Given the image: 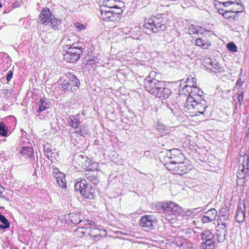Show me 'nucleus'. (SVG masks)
<instances>
[{
  "mask_svg": "<svg viewBox=\"0 0 249 249\" xmlns=\"http://www.w3.org/2000/svg\"><path fill=\"white\" fill-rule=\"evenodd\" d=\"M109 8H108L107 7L105 6H102L101 7V8H100V13L101 14V10H103V11H111V10H109Z\"/></svg>",
  "mask_w": 249,
  "mask_h": 249,
  "instance_id": "052dcab7",
  "label": "nucleus"
},
{
  "mask_svg": "<svg viewBox=\"0 0 249 249\" xmlns=\"http://www.w3.org/2000/svg\"><path fill=\"white\" fill-rule=\"evenodd\" d=\"M237 9H238V8H236V7H233V8H232V9L231 10H236Z\"/></svg>",
  "mask_w": 249,
  "mask_h": 249,
  "instance_id": "338daca9",
  "label": "nucleus"
},
{
  "mask_svg": "<svg viewBox=\"0 0 249 249\" xmlns=\"http://www.w3.org/2000/svg\"><path fill=\"white\" fill-rule=\"evenodd\" d=\"M8 128L3 123L0 122V135L6 137L8 135Z\"/></svg>",
  "mask_w": 249,
  "mask_h": 249,
  "instance_id": "e433bc0d",
  "label": "nucleus"
},
{
  "mask_svg": "<svg viewBox=\"0 0 249 249\" xmlns=\"http://www.w3.org/2000/svg\"><path fill=\"white\" fill-rule=\"evenodd\" d=\"M195 98L188 96L182 107L185 112L193 113L194 111Z\"/></svg>",
  "mask_w": 249,
  "mask_h": 249,
  "instance_id": "dca6fc26",
  "label": "nucleus"
},
{
  "mask_svg": "<svg viewBox=\"0 0 249 249\" xmlns=\"http://www.w3.org/2000/svg\"><path fill=\"white\" fill-rule=\"evenodd\" d=\"M237 104H235V105L234 110H235V109H237Z\"/></svg>",
  "mask_w": 249,
  "mask_h": 249,
  "instance_id": "69168bd1",
  "label": "nucleus"
},
{
  "mask_svg": "<svg viewBox=\"0 0 249 249\" xmlns=\"http://www.w3.org/2000/svg\"><path fill=\"white\" fill-rule=\"evenodd\" d=\"M76 230L81 232L83 234H85L87 233V231H89V229L84 227H81L77 228Z\"/></svg>",
  "mask_w": 249,
  "mask_h": 249,
  "instance_id": "6e6d98bb",
  "label": "nucleus"
},
{
  "mask_svg": "<svg viewBox=\"0 0 249 249\" xmlns=\"http://www.w3.org/2000/svg\"><path fill=\"white\" fill-rule=\"evenodd\" d=\"M220 2L221 4L225 7H228L231 4H232V2L231 1V0H228L226 1H222L220 0Z\"/></svg>",
  "mask_w": 249,
  "mask_h": 249,
  "instance_id": "3c124183",
  "label": "nucleus"
},
{
  "mask_svg": "<svg viewBox=\"0 0 249 249\" xmlns=\"http://www.w3.org/2000/svg\"><path fill=\"white\" fill-rule=\"evenodd\" d=\"M56 180L59 186L62 188L66 189L67 187L65 175L64 174H59V176L56 177Z\"/></svg>",
  "mask_w": 249,
  "mask_h": 249,
  "instance_id": "c85d7f7f",
  "label": "nucleus"
},
{
  "mask_svg": "<svg viewBox=\"0 0 249 249\" xmlns=\"http://www.w3.org/2000/svg\"><path fill=\"white\" fill-rule=\"evenodd\" d=\"M219 230H216L217 240L218 242H223L226 239L227 231H220L219 232Z\"/></svg>",
  "mask_w": 249,
  "mask_h": 249,
  "instance_id": "c9c22d12",
  "label": "nucleus"
},
{
  "mask_svg": "<svg viewBox=\"0 0 249 249\" xmlns=\"http://www.w3.org/2000/svg\"><path fill=\"white\" fill-rule=\"evenodd\" d=\"M194 111L193 112L196 115L204 114V112L207 107V105L205 100L203 98L197 99L195 101Z\"/></svg>",
  "mask_w": 249,
  "mask_h": 249,
  "instance_id": "f8f14e48",
  "label": "nucleus"
},
{
  "mask_svg": "<svg viewBox=\"0 0 249 249\" xmlns=\"http://www.w3.org/2000/svg\"><path fill=\"white\" fill-rule=\"evenodd\" d=\"M196 210H199L198 211H201V210L200 208H196Z\"/></svg>",
  "mask_w": 249,
  "mask_h": 249,
  "instance_id": "774afa93",
  "label": "nucleus"
},
{
  "mask_svg": "<svg viewBox=\"0 0 249 249\" xmlns=\"http://www.w3.org/2000/svg\"><path fill=\"white\" fill-rule=\"evenodd\" d=\"M242 12V9H240L239 8H238L236 10H226L222 13V16L226 19L234 21L237 20L238 18L237 16L238 13Z\"/></svg>",
  "mask_w": 249,
  "mask_h": 249,
  "instance_id": "2eb2a0df",
  "label": "nucleus"
},
{
  "mask_svg": "<svg viewBox=\"0 0 249 249\" xmlns=\"http://www.w3.org/2000/svg\"><path fill=\"white\" fill-rule=\"evenodd\" d=\"M242 163L239 166V172L237 176V183L243 185L247 181V177H249V155L242 157Z\"/></svg>",
  "mask_w": 249,
  "mask_h": 249,
  "instance_id": "7ed1b4c3",
  "label": "nucleus"
},
{
  "mask_svg": "<svg viewBox=\"0 0 249 249\" xmlns=\"http://www.w3.org/2000/svg\"><path fill=\"white\" fill-rule=\"evenodd\" d=\"M44 154L49 160H53L55 158V149H51L48 144L44 146Z\"/></svg>",
  "mask_w": 249,
  "mask_h": 249,
  "instance_id": "393cba45",
  "label": "nucleus"
},
{
  "mask_svg": "<svg viewBox=\"0 0 249 249\" xmlns=\"http://www.w3.org/2000/svg\"><path fill=\"white\" fill-rule=\"evenodd\" d=\"M219 228L221 229V231H226V223H222L220 226L219 227Z\"/></svg>",
  "mask_w": 249,
  "mask_h": 249,
  "instance_id": "13d9d810",
  "label": "nucleus"
},
{
  "mask_svg": "<svg viewBox=\"0 0 249 249\" xmlns=\"http://www.w3.org/2000/svg\"><path fill=\"white\" fill-rule=\"evenodd\" d=\"M166 168L173 172L175 174L183 175L188 173L192 169V165L184 160L176 164H165Z\"/></svg>",
  "mask_w": 249,
  "mask_h": 249,
  "instance_id": "39448f33",
  "label": "nucleus"
},
{
  "mask_svg": "<svg viewBox=\"0 0 249 249\" xmlns=\"http://www.w3.org/2000/svg\"><path fill=\"white\" fill-rule=\"evenodd\" d=\"M143 27H145L146 29H147L149 30L150 31H152L153 33H157L158 31H155L154 30V28L157 26L156 25H152L149 24H144Z\"/></svg>",
  "mask_w": 249,
  "mask_h": 249,
  "instance_id": "a18cd8bd",
  "label": "nucleus"
},
{
  "mask_svg": "<svg viewBox=\"0 0 249 249\" xmlns=\"http://www.w3.org/2000/svg\"><path fill=\"white\" fill-rule=\"evenodd\" d=\"M64 39H65L67 45L71 47V45L72 43H77V42L78 39V37L75 34H71L69 36L66 37Z\"/></svg>",
  "mask_w": 249,
  "mask_h": 249,
  "instance_id": "2f4dec72",
  "label": "nucleus"
},
{
  "mask_svg": "<svg viewBox=\"0 0 249 249\" xmlns=\"http://www.w3.org/2000/svg\"><path fill=\"white\" fill-rule=\"evenodd\" d=\"M206 215L202 217V221L203 223L211 222L214 221L217 216V211L214 209H211L206 212Z\"/></svg>",
  "mask_w": 249,
  "mask_h": 249,
  "instance_id": "f3484780",
  "label": "nucleus"
},
{
  "mask_svg": "<svg viewBox=\"0 0 249 249\" xmlns=\"http://www.w3.org/2000/svg\"><path fill=\"white\" fill-rule=\"evenodd\" d=\"M214 237V235L210 230H205L201 233V238L202 241L208 240Z\"/></svg>",
  "mask_w": 249,
  "mask_h": 249,
  "instance_id": "473e14b6",
  "label": "nucleus"
},
{
  "mask_svg": "<svg viewBox=\"0 0 249 249\" xmlns=\"http://www.w3.org/2000/svg\"><path fill=\"white\" fill-rule=\"evenodd\" d=\"M238 103L239 104V106H241L244 100V91L242 89H239L238 90Z\"/></svg>",
  "mask_w": 249,
  "mask_h": 249,
  "instance_id": "58836bf2",
  "label": "nucleus"
},
{
  "mask_svg": "<svg viewBox=\"0 0 249 249\" xmlns=\"http://www.w3.org/2000/svg\"><path fill=\"white\" fill-rule=\"evenodd\" d=\"M172 94L171 90L165 87L164 82L162 83V86L159 87V89L154 93V96L160 98L161 100L168 98Z\"/></svg>",
  "mask_w": 249,
  "mask_h": 249,
  "instance_id": "9d476101",
  "label": "nucleus"
},
{
  "mask_svg": "<svg viewBox=\"0 0 249 249\" xmlns=\"http://www.w3.org/2000/svg\"><path fill=\"white\" fill-rule=\"evenodd\" d=\"M68 217L70 219L71 223L74 224H78L80 223L82 220V215H81V213H70L68 215Z\"/></svg>",
  "mask_w": 249,
  "mask_h": 249,
  "instance_id": "bb28decb",
  "label": "nucleus"
},
{
  "mask_svg": "<svg viewBox=\"0 0 249 249\" xmlns=\"http://www.w3.org/2000/svg\"><path fill=\"white\" fill-rule=\"evenodd\" d=\"M204 63L205 67L211 70L214 69L220 71L222 69L221 65L215 60H212L210 58H207L204 61Z\"/></svg>",
  "mask_w": 249,
  "mask_h": 249,
  "instance_id": "6ab92c4d",
  "label": "nucleus"
},
{
  "mask_svg": "<svg viewBox=\"0 0 249 249\" xmlns=\"http://www.w3.org/2000/svg\"><path fill=\"white\" fill-rule=\"evenodd\" d=\"M198 26L191 25L189 27V31L190 34H198Z\"/></svg>",
  "mask_w": 249,
  "mask_h": 249,
  "instance_id": "c03bdc74",
  "label": "nucleus"
},
{
  "mask_svg": "<svg viewBox=\"0 0 249 249\" xmlns=\"http://www.w3.org/2000/svg\"><path fill=\"white\" fill-rule=\"evenodd\" d=\"M66 75L68 80L60 77L58 81L62 89L65 91H71L72 93L76 92L80 84L79 79L71 72L67 73Z\"/></svg>",
  "mask_w": 249,
  "mask_h": 249,
  "instance_id": "f257e3e1",
  "label": "nucleus"
},
{
  "mask_svg": "<svg viewBox=\"0 0 249 249\" xmlns=\"http://www.w3.org/2000/svg\"><path fill=\"white\" fill-rule=\"evenodd\" d=\"M112 11L113 15H117L116 17H117V20H119L120 19V15L123 12V10L120 8L116 6V7L113 8Z\"/></svg>",
  "mask_w": 249,
  "mask_h": 249,
  "instance_id": "ea45409f",
  "label": "nucleus"
},
{
  "mask_svg": "<svg viewBox=\"0 0 249 249\" xmlns=\"http://www.w3.org/2000/svg\"><path fill=\"white\" fill-rule=\"evenodd\" d=\"M47 101H45L44 100L41 99L40 101V104L38 106V108L37 112L40 113L41 112L45 110L48 108H49V105L47 102Z\"/></svg>",
  "mask_w": 249,
  "mask_h": 249,
  "instance_id": "f704fd0d",
  "label": "nucleus"
},
{
  "mask_svg": "<svg viewBox=\"0 0 249 249\" xmlns=\"http://www.w3.org/2000/svg\"><path fill=\"white\" fill-rule=\"evenodd\" d=\"M101 18L105 21H117V15L113 14L112 11H103L101 10V14H100Z\"/></svg>",
  "mask_w": 249,
  "mask_h": 249,
  "instance_id": "aec40b11",
  "label": "nucleus"
},
{
  "mask_svg": "<svg viewBox=\"0 0 249 249\" xmlns=\"http://www.w3.org/2000/svg\"><path fill=\"white\" fill-rule=\"evenodd\" d=\"M13 75V71H8V73L6 75V80L7 81H10L11 79H12Z\"/></svg>",
  "mask_w": 249,
  "mask_h": 249,
  "instance_id": "603ef678",
  "label": "nucleus"
},
{
  "mask_svg": "<svg viewBox=\"0 0 249 249\" xmlns=\"http://www.w3.org/2000/svg\"><path fill=\"white\" fill-rule=\"evenodd\" d=\"M157 73L155 71H151L149 73V75L147 76L144 81V84L146 83V82H149L153 80H157L155 78V77L156 76Z\"/></svg>",
  "mask_w": 249,
  "mask_h": 249,
  "instance_id": "4c0bfd02",
  "label": "nucleus"
},
{
  "mask_svg": "<svg viewBox=\"0 0 249 249\" xmlns=\"http://www.w3.org/2000/svg\"><path fill=\"white\" fill-rule=\"evenodd\" d=\"M21 154L22 156L30 159L32 160L35 158L34 151L33 148L30 147H23L22 148Z\"/></svg>",
  "mask_w": 249,
  "mask_h": 249,
  "instance_id": "b1692460",
  "label": "nucleus"
},
{
  "mask_svg": "<svg viewBox=\"0 0 249 249\" xmlns=\"http://www.w3.org/2000/svg\"><path fill=\"white\" fill-rule=\"evenodd\" d=\"M245 206L244 204L243 207L241 206H238L235 215V220L237 222L241 223L244 221L245 216Z\"/></svg>",
  "mask_w": 249,
  "mask_h": 249,
  "instance_id": "4be33fe9",
  "label": "nucleus"
},
{
  "mask_svg": "<svg viewBox=\"0 0 249 249\" xmlns=\"http://www.w3.org/2000/svg\"><path fill=\"white\" fill-rule=\"evenodd\" d=\"M113 0H104V6L107 7L108 8L112 9L116 7V5H112Z\"/></svg>",
  "mask_w": 249,
  "mask_h": 249,
  "instance_id": "79ce46f5",
  "label": "nucleus"
},
{
  "mask_svg": "<svg viewBox=\"0 0 249 249\" xmlns=\"http://www.w3.org/2000/svg\"><path fill=\"white\" fill-rule=\"evenodd\" d=\"M69 123L70 125L75 128H78L80 124V122L77 116H71L69 118Z\"/></svg>",
  "mask_w": 249,
  "mask_h": 249,
  "instance_id": "7c9ffc66",
  "label": "nucleus"
},
{
  "mask_svg": "<svg viewBox=\"0 0 249 249\" xmlns=\"http://www.w3.org/2000/svg\"><path fill=\"white\" fill-rule=\"evenodd\" d=\"M144 24H149L152 25H156V18L155 19L150 18L146 20L144 22Z\"/></svg>",
  "mask_w": 249,
  "mask_h": 249,
  "instance_id": "8fccbe9b",
  "label": "nucleus"
},
{
  "mask_svg": "<svg viewBox=\"0 0 249 249\" xmlns=\"http://www.w3.org/2000/svg\"><path fill=\"white\" fill-rule=\"evenodd\" d=\"M99 230H100L99 229H97V228L94 229L93 228H92V229H91V228H90L89 232H88L87 233L89 234L90 235H91L92 236L96 237L97 236L96 235H93V233H94V231H99Z\"/></svg>",
  "mask_w": 249,
  "mask_h": 249,
  "instance_id": "5fc2aeb1",
  "label": "nucleus"
},
{
  "mask_svg": "<svg viewBox=\"0 0 249 249\" xmlns=\"http://www.w3.org/2000/svg\"><path fill=\"white\" fill-rule=\"evenodd\" d=\"M196 42L197 46H200L201 48L204 49H208V48L211 45L210 43L206 42L202 38L196 39Z\"/></svg>",
  "mask_w": 249,
  "mask_h": 249,
  "instance_id": "72a5a7b5",
  "label": "nucleus"
},
{
  "mask_svg": "<svg viewBox=\"0 0 249 249\" xmlns=\"http://www.w3.org/2000/svg\"><path fill=\"white\" fill-rule=\"evenodd\" d=\"M183 89L188 91L189 97H194L195 100L203 98V92L197 87L185 85Z\"/></svg>",
  "mask_w": 249,
  "mask_h": 249,
  "instance_id": "1a4fd4ad",
  "label": "nucleus"
},
{
  "mask_svg": "<svg viewBox=\"0 0 249 249\" xmlns=\"http://www.w3.org/2000/svg\"><path fill=\"white\" fill-rule=\"evenodd\" d=\"M161 209L166 214L165 217L168 221L176 219V215L181 212V207L173 202H170L161 206Z\"/></svg>",
  "mask_w": 249,
  "mask_h": 249,
  "instance_id": "20e7f679",
  "label": "nucleus"
},
{
  "mask_svg": "<svg viewBox=\"0 0 249 249\" xmlns=\"http://www.w3.org/2000/svg\"><path fill=\"white\" fill-rule=\"evenodd\" d=\"M166 159L169 160L166 164H178L185 159L184 155L178 149L170 150L167 153Z\"/></svg>",
  "mask_w": 249,
  "mask_h": 249,
  "instance_id": "423d86ee",
  "label": "nucleus"
},
{
  "mask_svg": "<svg viewBox=\"0 0 249 249\" xmlns=\"http://www.w3.org/2000/svg\"><path fill=\"white\" fill-rule=\"evenodd\" d=\"M76 133L81 136L85 137L86 135L88 133V132L85 127L82 126L81 127L80 129L76 131Z\"/></svg>",
  "mask_w": 249,
  "mask_h": 249,
  "instance_id": "37998d69",
  "label": "nucleus"
},
{
  "mask_svg": "<svg viewBox=\"0 0 249 249\" xmlns=\"http://www.w3.org/2000/svg\"><path fill=\"white\" fill-rule=\"evenodd\" d=\"M53 173L54 178L59 176V174H62L63 173L60 172L57 168H55L53 169Z\"/></svg>",
  "mask_w": 249,
  "mask_h": 249,
  "instance_id": "4d7b16f0",
  "label": "nucleus"
},
{
  "mask_svg": "<svg viewBox=\"0 0 249 249\" xmlns=\"http://www.w3.org/2000/svg\"><path fill=\"white\" fill-rule=\"evenodd\" d=\"M157 222V220L153 216L143 215L141 217L139 223L140 226L146 228V230H152L154 229Z\"/></svg>",
  "mask_w": 249,
  "mask_h": 249,
  "instance_id": "0eeeda50",
  "label": "nucleus"
},
{
  "mask_svg": "<svg viewBox=\"0 0 249 249\" xmlns=\"http://www.w3.org/2000/svg\"><path fill=\"white\" fill-rule=\"evenodd\" d=\"M75 27L79 29L80 30H84L86 28V26L84 24H81L79 22H76L74 23Z\"/></svg>",
  "mask_w": 249,
  "mask_h": 249,
  "instance_id": "09e8293b",
  "label": "nucleus"
},
{
  "mask_svg": "<svg viewBox=\"0 0 249 249\" xmlns=\"http://www.w3.org/2000/svg\"><path fill=\"white\" fill-rule=\"evenodd\" d=\"M228 213V210L226 208H223L220 209L219 211L220 216H225L227 215Z\"/></svg>",
  "mask_w": 249,
  "mask_h": 249,
  "instance_id": "49530a36",
  "label": "nucleus"
},
{
  "mask_svg": "<svg viewBox=\"0 0 249 249\" xmlns=\"http://www.w3.org/2000/svg\"><path fill=\"white\" fill-rule=\"evenodd\" d=\"M232 2V4H235L237 6H239L240 9H242V5H241V0H231Z\"/></svg>",
  "mask_w": 249,
  "mask_h": 249,
  "instance_id": "864d4df0",
  "label": "nucleus"
},
{
  "mask_svg": "<svg viewBox=\"0 0 249 249\" xmlns=\"http://www.w3.org/2000/svg\"><path fill=\"white\" fill-rule=\"evenodd\" d=\"M163 81L158 80H153V81L144 84V87L146 90L150 93L154 95L155 92H156L160 86H162Z\"/></svg>",
  "mask_w": 249,
  "mask_h": 249,
  "instance_id": "ddd939ff",
  "label": "nucleus"
},
{
  "mask_svg": "<svg viewBox=\"0 0 249 249\" xmlns=\"http://www.w3.org/2000/svg\"><path fill=\"white\" fill-rule=\"evenodd\" d=\"M10 223L7 219L0 213V230H3L8 228Z\"/></svg>",
  "mask_w": 249,
  "mask_h": 249,
  "instance_id": "c756f323",
  "label": "nucleus"
},
{
  "mask_svg": "<svg viewBox=\"0 0 249 249\" xmlns=\"http://www.w3.org/2000/svg\"><path fill=\"white\" fill-rule=\"evenodd\" d=\"M83 50L81 43H73L64 54V58L68 62L74 63L79 60Z\"/></svg>",
  "mask_w": 249,
  "mask_h": 249,
  "instance_id": "f03ea898",
  "label": "nucleus"
},
{
  "mask_svg": "<svg viewBox=\"0 0 249 249\" xmlns=\"http://www.w3.org/2000/svg\"><path fill=\"white\" fill-rule=\"evenodd\" d=\"M87 180L84 178H78L77 181L74 185V189L75 191L79 192L81 194L82 191H84L85 187L87 185Z\"/></svg>",
  "mask_w": 249,
  "mask_h": 249,
  "instance_id": "5701e85b",
  "label": "nucleus"
},
{
  "mask_svg": "<svg viewBox=\"0 0 249 249\" xmlns=\"http://www.w3.org/2000/svg\"><path fill=\"white\" fill-rule=\"evenodd\" d=\"M86 222H87V223H85L84 224V225L88 224V225H90V226H93L94 224V222H93V221H92L91 220H87L86 221Z\"/></svg>",
  "mask_w": 249,
  "mask_h": 249,
  "instance_id": "680f3d73",
  "label": "nucleus"
},
{
  "mask_svg": "<svg viewBox=\"0 0 249 249\" xmlns=\"http://www.w3.org/2000/svg\"><path fill=\"white\" fill-rule=\"evenodd\" d=\"M215 241L214 237L208 240L202 241L200 244L202 249H214Z\"/></svg>",
  "mask_w": 249,
  "mask_h": 249,
  "instance_id": "a878e982",
  "label": "nucleus"
},
{
  "mask_svg": "<svg viewBox=\"0 0 249 249\" xmlns=\"http://www.w3.org/2000/svg\"><path fill=\"white\" fill-rule=\"evenodd\" d=\"M198 31V34H203V31H205L204 29L200 26H198V30H197Z\"/></svg>",
  "mask_w": 249,
  "mask_h": 249,
  "instance_id": "bf43d9fd",
  "label": "nucleus"
},
{
  "mask_svg": "<svg viewBox=\"0 0 249 249\" xmlns=\"http://www.w3.org/2000/svg\"><path fill=\"white\" fill-rule=\"evenodd\" d=\"M84 189V191H82L81 195L86 198L92 199L95 196V191L91 185L87 183Z\"/></svg>",
  "mask_w": 249,
  "mask_h": 249,
  "instance_id": "412c9836",
  "label": "nucleus"
},
{
  "mask_svg": "<svg viewBox=\"0 0 249 249\" xmlns=\"http://www.w3.org/2000/svg\"><path fill=\"white\" fill-rule=\"evenodd\" d=\"M215 1L218 3H218L215 4V5H216V6H217L218 11H221L224 12V11L226 10L227 9H223L224 6L221 4V3L220 2V0H215Z\"/></svg>",
  "mask_w": 249,
  "mask_h": 249,
  "instance_id": "de8ad7c7",
  "label": "nucleus"
},
{
  "mask_svg": "<svg viewBox=\"0 0 249 249\" xmlns=\"http://www.w3.org/2000/svg\"><path fill=\"white\" fill-rule=\"evenodd\" d=\"M246 136H247V137L248 138H249V127L248 129V131H247Z\"/></svg>",
  "mask_w": 249,
  "mask_h": 249,
  "instance_id": "e2e57ef3",
  "label": "nucleus"
},
{
  "mask_svg": "<svg viewBox=\"0 0 249 249\" xmlns=\"http://www.w3.org/2000/svg\"><path fill=\"white\" fill-rule=\"evenodd\" d=\"M54 30H59L61 27V19L56 18L54 16L50 19L49 24Z\"/></svg>",
  "mask_w": 249,
  "mask_h": 249,
  "instance_id": "cd10ccee",
  "label": "nucleus"
},
{
  "mask_svg": "<svg viewBox=\"0 0 249 249\" xmlns=\"http://www.w3.org/2000/svg\"><path fill=\"white\" fill-rule=\"evenodd\" d=\"M53 16L49 8H43L40 13L38 22L40 25H49L50 19L52 18Z\"/></svg>",
  "mask_w": 249,
  "mask_h": 249,
  "instance_id": "6e6552de",
  "label": "nucleus"
},
{
  "mask_svg": "<svg viewBox=\"0 0 249 249\" xmlns=\"http://www.w3.org/2000/svg\"><path fill=\"white\" fill-rule=\"evenodd\" d=\"M168 24V20L162 16H160L159 18H156L157 27L154 28L155 31H164L167 28V25Z\"/></svg>",
  "mask_w": 249,
  "mask_h": 249,
  "instance_id": "4468645a",
  "label": "nucleus"
},
{
  "mask_svg": "<svg viewBox=\"0 0 249 249\" xmlns=\"http://www.w3.org/2000/svg\"><path fill=\"white\" fill-rule=\"evenodd\" d=\"M172 94L171 90L165 87L164 82L162 83V86L159 87V89L154 93V96L160 98L161 100L168 98Z\"/></svg>",
  "mask_w": 249,
  "mask_h": 249,
  "instance_id": "9b49d317",
  "label": "nucleus"
},
{
  "mask_svg": "<svg viewBox=\"0 0 249 249\" xmlns=\"http://www.w3.org/2000/svg\"><path fill=\"white\" fill-rule=\"evenodd\" d=\"M227 47L228 50L232 52L235 53L237 52V47L233 42H230L227 44Z\"/></svg>",
  "mask_w": 249,
  "mask_h": 249,
  "instance_id": "a19ab883",
  "label": "nucleus"
},
{
  "mask_svg": "<svg viewBox=\"0 0 249 249\" xmlns=\"http://www.w3.org/2000/svg\"><path fill=\"white\" fill-rule=\"evenodd\" d=\"M85 177L88 181L91 182L93 184L97 185L99 182L97 173L92 170L87 171L85 173Z\"/></svg>",
  "mask_w": 249,
  "mask_h": 249,
  "instance_id": "a211bd4d",
  "label": "nucleus"
},
{
  "mask_svg": "<svg viewBox=\"0 0 249 249\" xmlns=\"http://www.w3.org/2000/svg\"><path fill=\"white\" fill-rule=\"evenodd\" d=\"M218 12L220 14L222 15V13H224V12H222L221 11H218Z\"/></svg>",
  "mask_w": 249,
  "mask_h": 249,
  "instance_id": "0e129e2a",
  "label": "nucleus"
}]
</instances>
